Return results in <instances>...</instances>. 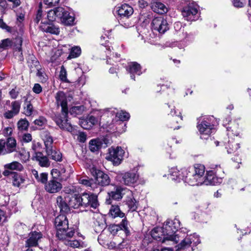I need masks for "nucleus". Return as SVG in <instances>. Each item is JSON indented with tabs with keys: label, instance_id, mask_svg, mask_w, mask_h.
Here are the masks:
<instances>
[{
	"label": "nucleus",
	"instance_id": "19",
	"mask_svg": "<svg viewBox=\"0 0 251 251\" xmlns=\"http://www.w3.org/2000/svg\"><path fill=\"white\" fill-rule=\"evenodd\" d=\"M69 225L68 220L66 216L64 214H61L57 216L54 220V226L56 229V232L61 231V229H65L68 227ZM59 234H61L60 232Z\"/></svg>",
	"mask_w": 251,
	"mask_h": 251
},
{
	"label": "nucleus",
	"instance_id": "13",
	"mask_svg": "<svg viewBox=\"0 0 251 251\" xmlns=\"http://www.w3.org/2000/svg\"><path fill=\"white\" fill-rule=\"evenodd\" d=\"M169 172V176L170 179L176 182H180L181 181L184 182L185 176L188 175L187 174V168H183L180 170L178 169L177 167L172 168Z\"/></svg>",
	"mask_w": 251,
	"mask_h": 251
},
{
	"label": "nucleus",
	"instance_id": "64",
	"mask_svg": "<svg viewBox=\"0 0 251 251\" xmlns=\"http://www.w3.org/2000/svg\"><path fill=\"white\" fill-rule=\"evenodd\" d=\"M37 75L38 76L39 79L41 80L42 82H46L47 80L46 75H45V74L40 71H38L37 73Z\"/></svg>",
	"mask_w": 251,
	"mask_h": 251
},
{
	"label": "nucleus",
	"instance_id": "16",
	"mask_svg": "<svg viewBox=\"0 0 251 251\" xmlns=\"http://www.w3.org/2000/svg\"><path fill=\"white\" fill-rule=\"evenodd\" d=\"M151 237L155 240L161 241L163 243H166L167 245H173L170 241H163L164 237L167 236L166 233H164V230L162 227H155L151 232Z\"/></svg>",
	"mask_w": 251,
	"mask_h": 251
},
{
	"label": "nucleus",
	"instance_id": "14",
	"mask_svg": "<svg viewBox=\"0 0 251 251\" xmlns=\"http://www.w3.org/2000/svg\"><path fill=\"white\" fill-rule=\"evenodd\" d=\"M92 173L95 177L96 183L100 185L107 186L109 184L110 179L107 174L95 168H92Z\"/></svg>",
	"mask_w": 251,
	"mask_h": 251
},
{
	"label": "nucleus",
	"instance_id": "60",
	"mask_svg": "<svg viewBox=\"0 0 251 251\" xmlns=\"http://www.w3.org/2000/svg\"><path fill=\"white\" fill-rule=\"evenodd\" d=\"M32 90L35 93L39 94L42 91V88L39 84L36 83L34 84Z\"/></svg>",
	"mask_w": 251,
	"mask_h": 251
},
{
	"label": "nucleus",
	"instance_id": "29",
	"mask_svg": "<svg viewBox=\"0 0 251 251\" xmlns=\"http://www.w3.org/2000/svg\"><path fill=\"white\" fill-rule=\"evenodd\" d=\"M151 8L155 13L163 14L168 11V8L166 5L160 1H153L151 3Z\"/></svg>",
	"mask_w": 251,
	"mask_h": 251
},
{
	"label": "nucleus",
	"instance_id": "57",
	"mask_svg": "<svg viewBox=\"0 0 251 251\" xmlns=\"http://www.w3.org/2000/svg\"><path fill=\"white\" fill-rule=\"evenodd\" d=\"M13 129L11 127H6L3 128L2 131V134L5 137H8L12 134Z\"/></svg>",
	"mask_w": 251,
	"mask_h": 251
},
{
	"label": "nucleus",
	"instance_id": "11",
	"mask_svg": "<svg viewBox=\"0 0 251 251\" xmlns=\"http://www.w3.org/2000/svg\"><path fill=\"white\" fill-rule=\"evenodd\" d=\"M218 168H221L220 165H212L211 166V169L213 170L218 169ZM215 173L216 172L214 170L207 171L206 172V175L204 176V181L203 184H204L206 185H215L222 183V178L216 176Z\"/></svg>",
	"mask_w": 251,
	"mask_h": 251
},
{
	"label": "nucleus",
	"instance_id": "35",
	"mask_svg": "<svg viewBox=\"0 0 251 251\" xmlns=\"http://www.w3.org/2000/svg\"><path fill=\"white\" fill-rule=\"evenodd\" d=\"M42 136L44 141L46 149L53 147V139L52 137L50 135V133L48 131H44L42 134Z\"/></svg>",
	"mask_w": 251,
	"mask_h": 251
},
{
	"label": "nucleus",
	"instance_id": "17",
	"mask_svg": "<svg viewBox=\"0 0 251 251\" xmlns=\"http://www.w3.org/2000/svg\"><path fill=\"white\" fill-rule=\"evenodd\" d=\"M106 116H110L112 120L115 116L117 117L122 121L128 120L130 117L129 114L126 111H121L119 112H117L115 109L112 110L111 109L110 110L107 109L105 111L103 117Z\"/></svg>",
	"mask_w": 251,
	"mask_h": 251
},
{
	"label": "nucleus",
	"instance_id": "20",
	"mask_svg": "<svg viewBox=\"0 0 251 251\" xmlns=\"http://www.w3.org/2000/svg\"><path fill=\"white\" fill-rule=\"evenodd\" d=\"M62 188V184L54 178L49 180L45 185V189L50 193H55Z\"/></svg>",
	"mask_w": 251,
	"mask_h": 251
},
{
	"label": "nucleus",
	"instance_id": "6",
	"mask_svg": "<svg viewBox=\"0 0 251 251\" xmlns=\"http://www.w3.org/2000/svg\"><path fill=\"white\" fill-rule=\"evenodd\" d=\"M120 182L127 186H133L136 184L139 178L137 171L130 170L123 173H119L117 175Z\"/></svg>",
	"mask_w": 251,
	"mask_h": 251
},
{
	"label": "nucleus",
	"instance_id": "41",
	"mask_svg": "<svg viewBox=\"0 0 251 251\" xmlns=\"http://www.w3.org/2000/svg\"><path fill=\"white\" fill-rule=\"evenodd\" d=\"M186 240L187 242H191V244L195 246L201 242L199 236L196 234L187 236Z\"/></svg>",
	"mask_w": 251,
	"mask_h": 251
},
{
	"label": "nucleus",
	"instance_id": "5",
	"mask_svg": "<svg viewBox=\"0 0 251 251\" xmlns=\"http://www.w3.org/2000/svg\"><path fill=\"white\" fill-rule=\"evenodd\" d=\"M212 118L204 117L200 118L197 123V128L202 139H207L215 129L214 125L211 122Z\"/></svg>",
	"mask_w": 251,
	"mask_h": 251
},
{
	"label": "nucleus",
	"instance_id": "18",
	"mask_svg": "<svg viewBox=\"0 0 251 251\" xmlns=\"http://www.w3.org/2000/svg\"><path fill=\"white\" fill-rule=\"evenodd\" d=\"M126 71L130 74V78L135 80V75H140L142 74L141 65L136 62L128 63Z\"/></svg>",
	"mask_w": 251,
	"mask_h": 251
},
{
	"label": "nucleus",
	"instance_id": "59",
	"mask_svg": "<svg viewBox=\"0 0 251 251\" xmlns=\"http://www.w3.org/2000/svg\"><path fill=\"white\" fill-rule=\"evenodd\" d=\"M86 139V134L84 132H79L77 135V140L80 142H84Z\"/></svg>",
	"mask_w": 251,
	"mask_h": 251
},
{
	"label": "nucleus",
	"instance_id": "28",
	"mask_svg": "<svg viewBox=\"0 0 251 251\" xmlns=\"http://www.w3.org/2000/svg\"><path fill=\"white\" fill-rule=\"evenodd\" d=\"M48 156L56 161H61L62 155L61 152L53 147L46 149Z\"/></svg>",
	"mask_w": 251,
	"mask_h": 251
},
{
	"label": "nucleus",
	"instance_id": "50",
	"mask_svg": "<svg viewBox=\"0 0 251 251\" xmlns=\"http://www.w3.org/2000/svg\"><path fill=\"white\" fill-rule=\"evenodd\" d=\"M186 237L177 245L178 249L183 250L187 249L191 246V242H186Z\"/></svg>",
	"mask_w": 251,
	"mask_h": 251
},
{
	"label": "nucleus",
	"instance_id": "36",
	"mask_svg": "<svg viewBox=\"0 0 251 251\" xmlns=\"http://www.w3.org/2000/svg\"><path fill=\"white\" fill-rule=\"evenodd\" d=\"M127 192L129 193L130 196L128 197L127 199L126 200V204L131 211H135L137 208L136 201L133 198L131 192L127 190Z\"/></svg>",
	"mask_w": 251,
	"mask_h": 251
},
{
	"label": "nucleus",
	"instance_id": "40",
	"mask_svg": "<svg viewBox=\"0 0 251 251\" xmlns=\"http://www.w3.org/2000/svg\"><path fill=\"white\" fill-rule=\"evenodd\" d=\"M33 106L30 101L26 100L24 103V113L27 116H30L33 113Z\"/></svg>",
	"mask_w": 251,
	"mask_h": 251
},
{
	"label": "nucleus",
	"instance_id": "42",
	"mask_svg": "<svg viewBox=\"0 0 251 251\" xmlns=\"http://www.w3.org/2000/svg\"><path fill=\"white\" fill-rule=\"evenodd\" d=\"M84 109V107L82 105L75 106L72 107L69 111L71 115L73 116H76L77 115H80L82 113Z\"/></svg>",
	"mask_w": 251,
	"mask_h": 251
},
{
	"label": "nucleus",
	"instance_id": "32",
	"mask_svg": "<svg viewBox=\"0 0 251 251\" xmlns=\"http://www.w3.org/2000/svg\"><path fill=\"white\" fill-rule=\"evenodd\" d=\"M56 203L60 211L63 214L66 213L69 210V206L64 201L61 196H58L56 198Z\"/></svg>",
	"mask_w": 251,
	"mask_h": 251
},
{
	"label": "nucleus",
	"instance_id": "61",
	"mask_svg": "<svg viewBox=\"0 0 251 251\" xmlns=\"http://www.w3.org/2000/svg\"><path fill=\"white\" fill-rule=\"evenodd\" d=\"M0 27L6 30L8 32H10L11 28L8 26L3 21L2 19H0Z\"/></svg>",
	"mask_w": 251,
	"mask_h": 251
},
{
	"label": "nucleus",
	"instance_id": "15",
	"mask_svg": "<svg viewBox=\"0 0 251 251\" xmlns=\"http://www.w3.org/2000/svg\"><path fill=\"white\" fill-rule=\"evenodd\" d=\"M109 231L113 235L116 234L120 230H123L125 233L128 235L129 233V230L128 227V222L125 219H123L119 225H112L108 227Z\"/></svg>",
	"mask_w": 251,
	"mask_h": 251
},
{
	"label": "nucleus",
	"instance_id": "46",
	"mask_svg": "<svg viewBox=\"0 0 251 251\" xmlns=\"http://www.w3.org/2000/svg\"><path fill=\"white\" fill-rule=\"evenodd\" d=\"M29 126L28 122L25 119H22L18 123V127L20 130H26Z\"/></svg>",
	"mask_w": 251,
	"mask_h": 251
},
{
	"label": "nucleus",
	"instance_id": "55",
	"mask_svg": "<svg viewBox=\"0 0 251 251\" xmlns=\"http://www.w3.org/2000/svg\"><path fill=\"white\" fill-rule=\"evenodd\" d=\"M34 124L40 126H42L47 124V120L44 117H40L34 121Z\"/></svg>",
	"mask_w": 251,
	"mask_h": 251
},
{
	"label": "nucleus",
	"instance_id": "22",
	"mask_svg": "<svg viewBox=\"0 0 251 251\" xmlns=\"http://www.w3.org/2000/svg\"><path fill=\"white\" fill-rule=\"evenodd\" d=\"M42 237V234L40 232L34 231L29 234V238L26 240L25 247H35L38 245V242Z\"/></svg>",
	"mask_w": 251,
	"mask_h": 251
},
{
	"label": "nucleus",
	"instance_id": "53",
	"mask_svg": "<svg viewBox=\"0 0 251 251\" xmlns=\"http://www.w3.org/2000/svg\"><path fill=\"white\" fill-rule=\"evenodd\" d=\"M65 243L73 248H78L80 246V243L78 240H69L67 241Z\"/></svg>",
	"mask_w": 251,
	"mask_h": 251
},
{
	"label": "nucleus",
	"instance_id": "49",
	"mask_svg": "<svg viewBox=\"0 0 251 251\" xmlns=\"http://www.w3.org/2000/svg\"><path fill=\"white\" fill-rule=\"evenodd\" d=\"M44 31L51 34L57 35L59 33V28L54 25L48 26Z\"/></svg>",
	"mask_w": 251,
	"mask_h": 251
},
{
	"label": "nucleus",
	"instance_id": "4",
	"mask_svg": "<svg viewBox=\"0 0 251 251\" xmlns=\"http://www.w3.org/2000/svg\"><path fill=\"white\" fill-rule=\"evenodd\" d=\"M180 226V221L176 218L174 220L168 219L165 222L163 228L167 236L164 237L163 241H170L173 245L177 244L179 239L178 234H176V233Z\"/></svg>",
	"mask_w": 251,
	"mask_h": 251
},
{
	"label": "nucleus",
	"instance_id": "23",
	"mask_svg": "<svg viewBox=\"0 0 251 251\" xmlns=\"http://www.w3.org/2000/svg\"><path fill=\"white\" fill-rule=\"evenodd\" d=\"M192 171L195 173L197 179L201 184H203L204 181V173H205V167L204 165L201 164H195L193 167H191Z\"/></svg>",
	"mask_w": 251,
	"mask_h": 251
},
{
	"label": "nucleus",
	"instance_id": "7",
	"mask_svg": "<svg viewBox=\"0 0 251 251\" xmlns=\"http://www.w3.org/2000/svg\"><path fill=\"white\" fill-rule=\"evenodd\" d=\"M118 14L120 17L119 20V23L121 25L125 28H128L131 27L133 24L129 21L124 22L122 19H127L133 13V9L132 7L127 4H122L121 6L118 7L117 10Z\"/></svg>",
	"mask_w": 251,
	"mask_h": 251
},
{
	"label": "nucleus",
	"instance_id": "58",
	"mask_svg": "<svg viewBox=\"0 0 251 251\" xmlns=\"http://www.w3.org/2000/svg\"><path fill=\"white\" fill-rule=\"evenodd\" d=\"M60 0H44L45 4L49 6H54L57 4Z\"/></svg>",
	"mask_w": 251,
	"mask_h": 251
},
{
	"label": "nucleus",
	"instance_id": "10",
	"mask_svg": "<svg viewBox=\"0 0 251 251\" xmlns=\"http://www.w3.org/2000/svg\"><path fill=\"white\" fill-rule=\"evenodd\" d=\"M198 6L194 3H189L184 7L181 12L183 17L187 21H196L199 18Z\"/></svg>",
	"mask_w": 251,
	"mask_h": 251
},
{
	"label": "nucleus",
	"instance_id": "30",
	"mask_svg": "<svg viewBox=\"0 0 251 251\" xmlns=\"http://www.w3.org/2000/svg\"><path fill=\"white\" fill-rule=\"evenodd\" d=\"M98 122V119L93 116H89L85 120L81 122V126L85 129H89L97 124Z\"/></svg>",
	"mask_w": 251,
	"mask_h": 251
},
{
	"label": "nucleus",
	"instance_id": "54",
	"mask_svg": "<svg viewBox=\"0 0 251 251\" xmlns=\"http://www.w3.org/2000/svg\"><path fill=\"white\" fill-rule=\"evenodd\" d=\"M55 13V8L48 12L47 17L50 21L53 22L56 20V14Z\"/></svg>",
	"mask_w": 251,
	"mask_h": 251
},
{
	"label": "nucleus",
	"instance_id": "39",
	"mask_svg": "<svg viewBox=\"0 0 251 251\" xmlns=\"http://www.w3.org/2000/svg\"><path fill=\"white\" fill-rule=\"evenodd\" d=\"M15 39L13 40L7 38L0 42V48L7 49L8 48H15Z\"/></svg>",
	"mask_w": 251,
	"mask_h": 251
},
{
	"label": "nucleus",
	"instance_id": "1",
	"mask_svg": "<svg viewBox=\"0 0 251 251\" xmlns=\"http://www.w3.org/2000/svg\"><path fill=\"white\" fill-rule=\"evenodd\" d=\"M56 104L61 107V114H59L55 116L54 121L59 127L63 129L71 132L73 134L76 133L75 127L68 122L67 119L68 114V101L66 94L62 91L58 92L55 97Z\"/></svg>",
	"mask_w": 251,
	"mask_h": 251
},
{
	"label": "nucleus",
	"instance_id": "51",
	"mask_svg": "<svg viewBox=\"0 0 251 251\" xmlns=\"http://www.w3.org/2000/svg\"><path fill=\"white\" fill-rule=\"evenodd\" d=\"M12 110L13 111V113L18 114L19 112L21 103L18 101H14L11 103Z\"/></svg>",
	"mask_w": 251,
	"mask_h": 251
},
{
	"label": "nucleus",
	"instance_id": "27",
	"mask_svg": "<svg viewBox=\"0 0 251 251\" xmlns=\"http://www.w3.org/2000/svg\"><path fill=\"white\" fill-rule=\"evenodd\" d=\"M15 48H14V54L16 58L20 61H23L24 57L22 50L23 40L21 37H18L15 38Z\"/></svg>",
	"mask_w": 251,
	"mask_h": 251
},
{
	"label": "nucleus",
	"instance_id": "2",
	"mask_svg": "<svg viewBox=\"0 0 251 251\" xmlns=\"http://www.w3.org/2000/svg\"><path fill=\"white\" fill-rule=\"evenodd\" d=\"M99 205L97 196L90 193L75 194L70 198L69 201V206L75 209L90 207L96 209Z\"/></svg>",
	"mask_w": 251,
	"mask_h": 251
},
{
	"label": "nucleus",
	"instance_id": "9",
	"mask_svg": "<svg viewBox=\"0 0 251 251\" xmlns=\"http://www.w3.org/2000/svg\"><path fill=\"white\" fill-rule=\"evenodd\" d=\"M56 16V20H58L65 25H72L75 21V17L73 15H70L68 11L61 7L55 8Z\"/></svg>",
	"mask_w": 251,
	"mask_h": 251
},
{
	"label": "nucleus",
	"instance_id": "31",
	"mask_svg": "<svg viewBox=\"0 0 251 251\" xmlns=\"http://www.w3.org/2000/svg\"><path fill=\"white\" fill-rule=\"evenodd\" d=\"M106 147V144L103 146L102 141L100 139H92L89 142V149L92 152L97 151L101 147Z\"/></svg>",
	"mask_w": 251,
	"mask_h": 251
},
{
	"label": "nucleus",
	"instance_id": "48",
	"mask_svg": "<svg viewBox=\"0 0 251 251\" xmlns=\"http://www.w3.org/2000/svg\"><path fill=\"white\" fill-rule=\"evenodd\" d=\"M48 178V174L47 173H42L39 174L36 180L37 182L45 185L47 183Z\"/></svg>",
	"mask_w": 251,
	"mask_h": 251
},
{
	"label": "nucleus",
	"instance_id": "3",
	"mask_svg": "<svg viewBox=\"0 0 251 251\" xmlns=\"http://www.w3.org/2000/svg\"><path fill=\"white\" fill-rule=\"evenodd\" d=\"M227 131L229 140L227 143L225 144V148L227 154L236 155L240 148V137L238 124L233 122L231 126L227 127Z\"/></svg>",
	"mask_w": 251,
	"mask_h": 251
},
{
	"label": "nucleus",
	"instance_id": "37",
	"mask_svg": "<svg viewBox=\"0 0 251 251\" xmlns=\"http://www.w3.org/2000/svg\"><path fill=\"white\" fill-rule=\"evenodd\" d=\"M4 167L5 169L18 171H21L23 169L22 165L17 161H14L10 163L6 164L4 166Z\"/></svg>",
	"mask_w": 251,
	"mask_h": 251
},
{
	"label": "nucleus",
	"instance_id": "8",
	"mask_svg": "<svg viewBox=\"0 0 251 251\" xmlns=\"http://www.w3.org/2000/svg\"><path fill=\"white\" fill-rule=\"evenodd\" d=\"M124 153L125 151L121 147H111L108 149V154L106 158L112 161L114 165H119L123 159Z\"/></svg>",
	"mask_w": 251,
	"mask_h": 251
},
{
	"label": "nucleus",
	"instance_id": "47",
	"mask_svg": "<svg viewBox=\"0 0 251 251\" xmlns=\"http://www.w3.org/2000/svg\"><path fill=\"white\" fill-rule=\"evenodd\" d=\"M182 117L179 116V115H176L175 117H174L172 119V122H173V124L170 123L168 125V126L169 127L173 128L174 129H178L179 128V126H176L175 125V123L178 124L179 121L182 120Z\"/></svg>",
	"mask_w": 251,
	"mask_h": 251
},
{
	"label": "nucleus",
	"instance_id": "63",
	"mask_svg": "<svg viewBox=\"0 0 251 251\" xmlns=\"http://www.w3.org/2000/svg\"><path fill=\"white\" fill-rule=\"evenodd\" d=\"M42 16V10L41 9H39L37 13L36 16L34 19V21L36 24H38L41 20Z\"/></svg>",
	"mask_w": 251,
	"mask_h": 251
},
{
	"label": "nucleus",
	"instance_id": "44",
	"mask_svg": "<svg viewBox=\"0 0 251 251\" xmlns=\"http://www.w3.org/2000/svg\"><path fill=\"white\" fill-rule=\"evenodd\" d=\"M79 183L86 187H90L93 188V181L92 179L88 177H80L78 180Z\"/></svg>",
	"mask_w": 251,
	"mask_h": 251
},
{
	"label": "nucleus",
	"instance_id": "12",
	"mask_svg": "<svg viewBox=\"0 0 251 251\" xmlns=\"http://www.w3.org/2000/svg\"><path fill=\"white\" fill-rule=\"evenodd\" d=\"M151 28L152 30L163 34L169 29V25L166 20L163 17H157L152 20Z\"/></svg>",
	"mask_w": 251,
	"mask_h": 251
},
{
	"label": "nucleus",
	"instance_id": "56",
	"mask_svg": "<svg viewBox=\"0 0 251 251\" xmlns=\"http://www.w3.org/2000/svg\"><path fill=\"white\" fill-rule=\"evenodd\" d=\"M60 79L64 82L67 81V72L64 66H62L59 75Z\"/></svg>",
	"mask_w": 251,
	"mask_h": 251
},
{
	"label": "nucleus",
	"instance_id": "45",
	"mask_svg": "<svg viewBox=\"0 0 251 251\" xmlns=\"http://www.w3.org/2000/svg\"><path fill=\"white\" fill-rule=\"evenodd\" d=\"M108 237L103 230L102 233L98 236V241L100 245L104 246L108 244Z\"/></svg>",
	"mask_w": 251,
	"mask_h": 251
},
{
	"label": "nucleus",
	"instance_id": "62",
	"mask_svg": "<svg viewBox=\"0 0 251 251\" xmlns=\"http://www.w3.org/2000/svg\"><path fill=\"white\" fill-rule=\"evenodd\" d=\"M232 3L234 6L238 8L243 7L245 5V3L241 0H233Z\"/></svg>",
	"mask_w": 251,
	"mask_h": 251
},
{
	"label": "nucleus",
	"instance_id": "33",
	"mask_svg": "<svg viewBox=\"0 0 251 251\" xmlns=\"http://www.w3.org/2000/svg\"><path fill=\"white\" fill-rule=\"evenodd\" d=\"M109 215L113 218L116 217L123 218L125 217V214L120 209L118 205H112L109 210Z\"/></svg>",
	"mask_w": 251,
	"mask_h": 251
},
{
	"label": "nucleus",
	"instance_id": "38",
	"mask_svg": "<svg viewBox=\"0 0 251 251\" xmlns=\"http://www.w3.org/2000/svg\"><path fill=\"white\" fill-rule=\"evenodd\" d=\"M5 145H6V152H12L15 150L16 146V140L14 138L8 137Z\"/></svg>",
	"mask_w": 251,
	"mask_h": 251
},
{
	"label": "nucleus",
	"instance_id": "34",
	"mask_svg": "<svg viewBox=\"0 0 251 251\" xmlns=\"http://www.w3.org/2000/svg\"><path fill=\"white\" fill-rule=\"evenodd\" d=\"M25 179L21 175L13 173L12 176V184L15 187H20L25 183Z\"/></svg>",
	"mask_w": 251,
	"mask_h": 251
},
{
	"label": "nucleus",
	"instance_id": "26",
	"mask_svg": "<svg viewBox=\"0 0 251 251\" xmlns=\"http://www.w3.org/2000/svg\"><path fill=\"white\" fill-rule=\"evenodd\" d=\"M127 190L121 186H116L113 191L108 192V194L110 199L119 201L122 199L125 192H127Z\"/></svg>",
	"mask_w": 251,
	"mask_h": 251
},
{
	"label": "nucleus",
	"instance_id": "24",
	"mask_svg": "<svg viewBox=\"0 0 251 251\" xmlns=\"http://www.w3.org/2000/svg\"><path fill=\"white\" fill-rule=\"evenodd\" d=\"M33 159L37 161L39 165L42 167H48L50 164L48 157L44 155L42 152L40 151H37L34 153Z\"/></svg>",
	"mask_w": 251,
	"mask_h": 251
},
{
	"label": "nucleus",
	"instance_id": "52",
	"mask_svg": "<svg viewBox=\"0 0 251 251\" xmlns=\"http://www.w3.org/2000/svg\"><path fill=\"white\" fill-rule=\"evenodd\" d=\"M32 136L28 133H24L21 137V141L23 143H28L32 141Z\"/></svg>",
	"mask_w": 251,
	"mask_h": 251
},
{
	"label": "nucleus",
	"instance_id": "25",
	"mask_svg": "<svg viewBox=\"0 0 251 251\" xmlns=\"http://www.w3.org/2000/svg\"><path fill=\"white\" fill-rule=\"evenodd\" d=\"M187 172L184 182L192 186L201 185L191 167L187 168Z\"/></svg>",
	"mask_w": 251,
	"mask_h": 251
},
{
	"label": "nucleus",
	"instance_id": "43",
	"mask_svg": "<svg viewBox=\"0 0 251 251\" xmlns=\"http://www.w3.org/2000/svg\"><path fill=\"white\" fill-rule=\"evenodd\" d=\"M81 49L79 47H73L71 50L69 55V58H74L78 57L81 54Z\"/></svg>",
	"mask_w": 251,
	"mask_h": 251
},
{
	"label": "nucleus",
	"instance_id": "21",
	"mask_svg": "<svg viewBox=\"0 0 251 251\" xmlns=\"http://www.w3.org/2000/svg\"><path fill=\"white\" fill-rule=\"evenodd\" d=\"M59 232L61 233L59 234V231L56 232V236L60 240L65 241L66 242L69 240V238H72L75 232V230L73 227H68L65 229H62Z\"/></svg>",
	"mask_w": 251,
	"mask_h": 251
}]
</instances>
